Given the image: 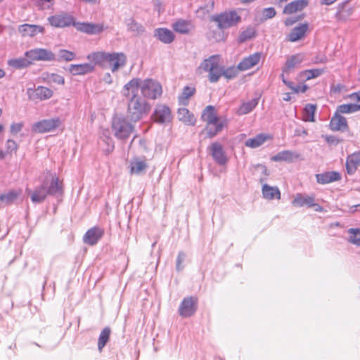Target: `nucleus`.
Returning <instances> with one entry per match:
<instances>
[{"label": "nucleus", "mask_w": 360, "mask_h": 360, "mask_svg": "<svg viewBox=\"0 0 360 360\" xmlns=\"http://www.w3.org/2000/svg\"><path fill=\"white\" fill-rule=\"evenodd\" d=\"M172 28L178 33L186 34L193 29V25L191 21L180 19L172 24Z\"/></svg>", "instance_id": "24"}, {"label": "nucleus", "mask_w": 360, "mask_h": 360, "mask_svg": "<svg viewBox=\"0 0 360 360\" xmlns=\"http://www.w3.org/2000/svg\"><path fill=\"white\" fill-rule=\"evenodd\" d=\"M22 191H10L7 193L0 194V201L4 205H8L13 202L21 195Z\"/></svg>", "instance_id": "33"}, {"label": "nucleus", "mask_w": 360, "mask_h": 360, "mask_svg": "<svg viewBox=\"0 0 360 360\" xmlns=\"http://www.w3.org/2000/svg\"><path fill=\"white\" fill-rule=\"evenodd\" d=\"M196 310V299L190 297L185 298L180 307H179V314L184 317H188L192 316Z\"/></svg>", "instance_id": "12"}, {"label": "nucleus", "mask_w": 360, "mask_h": 360, "mask_svg": "<svg viewBox=\"0 0 360 360\" xmlns=\"http://www.w3.org/2000/svg\"><path fill=\"white\" fill-rule=\"evenodd\" d=\"M106 143L108 145L107 150L108 152L112 151V149L114 148V143H113L112 140L110 138H107Z\"/></svg>", "instance_id": "59"}, {"label": "nucleus", "mask_w": 360, "mask_h": 360, "mask_svg": "<svg viewBox=\"0 0 360 360\" xmlns=\"http://www.w3.org/2000/svg\"><path fill=\"white\" fill-rule=\"evenodd\" d=\"M294 158H297V155H295L294 153L290 150H283L271 158V160L275 162L287 161L290 162Z\"/></svg>", "instance_id": "37"}, {"label": "nucleus", "mask_w": 360, "mask_h": 360, "mask_svg": "<svg viewBox=\"0 0 360 360\" xmlns=\"http://www.w3.org/2000/svg\"><path fill=\"white\" fill-rule=\"evenodd\" d=\"M153 117L155 121L158 123L169 122L172 119L169 108L164 105H157L153 114Z\"/></svg>", "instance_id": "15"}, {"label": "nucleus", "mask_w": 360, "mask_h": 360, "mask_svg": "<svg viewBox=\"0 0 360 360\" xmlns=\"http://www.w3.org/2000/svg\"><path fill=\"white\" fill-rule=\"evenodd\" d=\"M103 230L99 227H93L87 231L83 238L85 243L89 245H94L102 238Z\"/></svg>", "instance_id": "16"}, {"label": "nucleus", "mask_w": 360, "mask_h": 360, "mask_svg": "<svg viewBox=\"0 0 360 360\" xmlns=\"http://www.w3.org/2000/svg\"><path fill=\"white\" fill-rule=\"evenodd\" d=\"M73 26L77 30L89 34H99L103 30V25L98 23L75 22Z\"/></svg>", "instance_id": "14"}, {"label": "nucleus", "mask_w": 360, "mask_h": 360, "mask_svg": "<svg viewBox=\"0 0 360 360\" xmlns=\"http://www.w3.org/2000/svg\"><path fill=\"white\" fill-rule=\"evenodd\" d=\"M349 98L352 101H360V91L356 93H353L349 96Z\"/></svg>", "instance_id": "58"}, {"label": "nucleus", "mask_w": 360, "mask_h": 360, "mask_svg": "<svg viewBox=\"0 0 360 360\" xmlns=\"http://www.w3.org/2000/svg\"><path fill=\"white\" fill-rule=\"evenodd\" d=\"M52 95V90L47 87L40 86L35 89V96L40 100L48 99L51 98Z\"/></svg>", "instance_id": "43"}, {"label": "nucleus", "mask_w": 360, "mask_h": 360, "mask_svg": "<svg viewBox=\"0 0 360 360\" xmlns=\"http://www.w3.org/2000/svg\"><path fill=\"white\" fill-rule=\"evenodd\" d=\"M186 255L184 252H181L179 253L177 259H176V270L181 271L183 269L182 263L184 262L185 259Z\"/></svg>", "instance_id": "55"}, {"label": "nucleus", "mask_w": 360, "mask_h": 360, "mask_svg": "<svg viewBox=\"0 0 360 360\" xmlns=\"http://www.w3.org/2000/svg\"><path fill=\"white\" fill-rule=\"evenodd\" d=\"M360 110V104L349 103L342 104L338 107V113H352Z\"/></svg>", "instance_id": "40"}, {"label": "nucleus", "mask_w": 360, "mask_h": 360, "mask_svg": "<svg viewBox=\"0 0 360 360\" xmlns=\"http://www.w3.org/2000/svg\"><path fill=\"white\" fill-rule=\"evenodd\" d=\"M307 29L308 25L307 23L294 27L288 35V40L294 42L301 39L304 36Z\"/></svg>", "instance_id": "29"}, {"label": "nucleus", "mask_w": 360, "mask_h": 360, "mask_svg": "<svg viewBox=\"0 0 360 360\" xmlns=\"http://www.w3.org/2000/svg\"><path fill=\"white\" fill-rule=\"evenodd\" d=\"M312 207H315L316 211H321L322 210V207L319 205L316 204L315 202H314V205H313Z\"/></svg>", "instance_id": "64"}, {"label": "nucleus", "mask_w": 360, "mask_h": 360, "mask_svg": "<svg viewBox=\"0 0 360 360\" xmlns=\"http://www.w3.org/2000/svg\"><path fill=\"white\" fill-rule=\"evenodd\" d=\"M111 330L108 327L105 328L101 333L98 342V348L99 351H101L102 349L105 347L106 343L108 342L110 338Z\"/></svg>", "instance_id": "41"}, {"label": "nucleus", "mask_w": 360, "mask_h": 360, "mask_svg": "<svg viewBox=\"0 0 360 360\" xmlns=\"http://www.w3.org/2000/svg\"><path fill=\"white\" fill-rule=\"evenodd\" d=\"M316 105L314 104L306 105L304 109L303 120L306 122H314V113Z\"/></svg>", "instance_id": "42"}, {"label": "nucleus", "mask_w": 360, "mask_h": 360, "mask_svg": "<svg viewBox=\"0 0 360 360\" xmlns=\"http://www.w3.org/2000/svg\"><path fill=\"white\" fill-rule=\"evenodd\" d=\"M224 127L223 122H218L216 124H207L205 131L209 138H212L216 136Z\"/></svg>", "instance_id": "38"}, {"label": "nucleus", "mask_w": 360, "mask_h": 360, "mask_svg": "<svg viewBox=\"0 0 360 360\" xmlns=\"http://www.w3.org/2000/svg\"><path fill=\"white\" fill-rule=\"evenodd\" d=\"M348 233L350 235L348 241L350 243L360 246V229H349Z\"/></svg>", "instance_id": "46"}, {"label": "nucleus", "mask_w": 360, "mask_h": 360, "mask_svg": "<svg viewBox=\"0 0 360 360\" xmlns=\"http://www.w3.org/2000/svg\"><path fill=\"white\" fill-rule=\"evenodd\" d=\"M276 15V11L274 8H266L262 11V15L264 20L272 18Z\"/></svg>", "instance_id": "54"}, {"label": "nucleus", "mask_w": 360, "mask_h": 360, "mask_svg": "<svg viewBox=\"0 0 360 360\" xmlns=\"http://www.w3.org/2000/svg\"><path fill=\"white\" fill-rule=\"evenodd\" d=\"M336 1L337 0H321V4L325 5H330Z\"/></svg>", "instance_id": "62"}, {"label": "nucleus", "mask_w": 360, "mask_h": 360, "mask_svg": "<svg viewBox=\"0 0 360 360\" xmlns=\"http://www.w3.org/2000/svg\"><path fill=\"white\" fill-rule=\"evenodd\" d=\"M208 150L218 165H224L226 164L228 158L221 144L218 142H214L208 148Z\"/></svg>", "instance_id": "10"}, {"label": "nucleus", "mask_w": 360, "mask_h": 360, "mask_svg": "<svg viewBox=\"0 0 360 360\" xmlns=\"http://www.w3.org/2000/svg\"><path fill=\"white\" fill-rule=\"evenodd\" d=\"M201 118L204 122H206L207 124L220 122L217 117L215 108L212 105H208L205 108L202 113Z\"/></svg>", "instance_id": "25"}, {"label": "nucleus", "mask_w": 360, "mask_h": 360, "mask_svg": "<svg viewBox=\"0 0 360 360\" xmlns=\"http://www.w3.org/2000/svg\"><path fill=\"white\" fill-rule=\"evenodd\" d=\"M136 82L137 93L141 91L145 99H157L162 93L161 84L156 80L152 79H141L140 78H134L129 82Z\"/></svg>", "instance_id": "5"}, {"label": "nucleus", "mask_w": 360, "mask_h": 360, "mask_svg": "<svg viewBox=\"0 0 360 360\" xmlns=\"http://www.w3.org/2000/svg\"><path fill=\"white\" fill-rule=\"evenodd\" d=\"M94 68L92 63L72 64L69 67V71L72 75H84L92 72Z\"/></svg>", "instance_id": "20"}, {"label": "nucleus", "mask_w": 360, "mask_h": 360, "mask_svg": "<svg viewBox=\"0 0 360 360\" xmlns=\"http://www.w3.org/2000/svg\"><path fill=\"white\" fill-rule=\"evenodd\" d=\"M319 184H326L341 179V174L338 172H326L316 175Z\"/></svg>", "instance_id": "22"}, {"label": "nucleus", "mask_w": 360, "mask_h": 360, "mask_svg": "<svg viewBox=\"0 0 360 360\" xmlns=\"http://www.w3.org/2000/svg\"><path fill=\"white\" fill-rule=\"evenodd\" d=\"M308 5L307 0H296L287 4L283 10L285 14H292L300 11Z\"/></svg>", "instance_id": "27"}, {"label": "nucleus", "mask_w": 360, "mask_h": 360, "mask_svg": "<svg viewBox=\"0 0 360 360\" xmlns=\"http://www.w3.org/2000/svg\"><path fill=\"white\" fill-rule=\"evenodd\" d=\"M255 35V30L252 28L247 29L245 31L240 34V41H244L247 39H251Z\"/></svg>", "instance_id": "51"}, {"label": "nucleus", "mask_w": 360, "mask_h": 360, "mask_svg": "<svg viewBox=\"0 0 360 360\" xmlns=\"http://www.w3.org/2000/svg\"><path fill=\"white\" fill-rule=\"evenodd\" d=\"M352 8L348 6V1L340 4L338 6V16L340 18H346L352 13Z\"/></svg>", "instance_id": "45"}, {"label": "nucleus", "mask_w": 360, "mask_h": 360, "mask_svg": "<svg viewBox=\"0 0 360 360\" xmlns=\"http://www.w3.org/2000/svg\"><path fill=\"white\" fill-rule=\"evenodd\" d=\"M26 192L30 195L33 203H41L46 200L48 195H61L63 190L58 177L48 172L39 186L33 191L27 188Z\"/></svg>", "instance_id": "2"}, {"label": "nucleus", "mask_w": 360, "mask_h": 360, "mask_svg": "<svg viewBox=\"0 0 360 360\" xmlns=\"http://www.w3.org/2000/svg\"><path fill=\"white\" fill-rule=\"evenodd\" d=\"M60 124L59 118H51L43 120L34 123L32 126V130L36 133H46L55 130Z\"/></svg>", "instance_id": "8"}, {"label": "nucleus", "mask_w": 360, "mask_h": 360, "mask_svg": "<svg viewBox=\"0 0 360 360\" xmlns=\"http://www.w3.org/2000/svg\"><path fill=\"white\" fill-rule=\"evenodd\" d=\"M22 122L12 123L10 126V133L11 135L15 136L22 130Z\"/></svg>", "instance_id": "53"}, {"label": "nucleus", "mask_w": 360, "mask_h": 360, "mask_svg": "<svg viewBox=\"0 0 360 360\" xmlns=\"http://www.w3.org/2000/svg\"><path fill=\"white\" fill-rule=\"evenodd\" d=\"M154 37L164 44H170L174 40V33L167 28H157L154 30Z\"/></svg>", "instance_id": "21"}, {"label": "nucleus", "mask_w": 360, "mask_h": 360, "mask_svg": "<svg viewBox=\"0 0 360 360\" xmlns=\"http://www.w3.org/2000/svg\"><path fill=\"white\" fill-rule=\"evenodd\" d=\"M122 94L127 100V116L131 121L137 122L150 112V105L137 93L136 81L127 83Z\"/></svg>", "instance_id": "1"}, {"label": "nucleus", "mask_w": 360, "mask_h": 360, "mask_svg": "<svg viewBox=\"0 0 360 360\" xmlns=\"http://www.w3.org/2000/svg\"><path fill=\"white\" fill-rule=\"evenodd\" d=\"M48 20L53 27H68L75 23L73 17L65 13L50 16Z\"/></svg>", "instance_id": "11"}, {"label": "nucleus", "mask_w": 360, "mask_h": 360, "mask_svg": "<svg viewBox=\"0 0 360 360\" xmlns=\"http://www.w3.org/2000/svg\"><path fill=\"white\" fill-rule=\"evenodd\" d=\"M8 64L14 68L21 69L27 68L32 64V61L27 57L9 60Z\"/></svg>", "instance_id": "36"}, {"label": "nucleus", "mask_w": 360, "mask_h": 360, "mask_svg": "<svg viewBox=\"0 0 360 360\" xmlns=\"http://www.w3.org/2000/svg\"><path fill=\"white\" fill-rule=\"evenodd\" d=\"M6 148L8 151L12 152L15 151L18 148V145L16 142L12 139H8L6 141Z\"/></svg>", "instance_id": "56"}, {"label": "nucleus", "mask_w": 360, "mask_h": 360, "mask_svg": "<svg viewBox=\"0 0 360 360\" xmlns=\"http://www.w3.org/2000/svg\"><path fill=\"white\" fill-rule=\"evenodd\" d=\"M39 5L41 6L42 9L49 8V5L46 6L45 4L51 2L53 0H37Z\"/></svg>", "instance_id": "57"}, {"label": "nucleus", "mask_w": 360, "mask_h": 360, "mask_svg": "<svg viewBox=\"0 0 360 360\" xmlns=\"http://www.w3.org/2000/svg\"><path fill=\"white\" fill-rule=\"evenodd\" d=\"M103 81L106 83V84H111L112 82V77L110 75V73H106L104 77H103Z\"/></svg>", "instance_id": "61"}, {"label": "nucleus", "mask_w": 360, "mask_h": 360, "mask_svg": "<svg viewBox=\"0 0 360 360\" xmlns=\"http://www.w3.org/2000/svg\"><path fill=\"white\" fill-rule=\"evenodd\" d=\"M25 55L30 61H53L56 60L55 54L51 51L46 49L37 48L31 49L27 51Z\"/></svg>", "instance_id": "9"}, {"label": "nucleus", "mask_w": 360, "mask_h": 360, "mask_svg": "<svg viewBox=\"0 0 360 360\" xmlns=\"http://www.w3.org/2000/svg\"><path fill=\"white\" fill-rule=\"evenodd\" d=\"M262 53L257 52L252 55H250L248 57L245 58L238 65V68L240 70L245 71L249 70L257 64L259 63L261 59Z\"/></svg>", "instance_id": "18"}, {"label": "nucleus", "mask_w": 360, "mask_h": 360, "mask_svg": "<svg viewBox=\"0 0 360 360\" xmlns=\"http://www.w3.org/2000/svg\"><path fill=\"white\" fill-rule=\"evenodd\" d=\"M148 167L146 160L134 158L130 162V170L131 174H141L145 173Z\"/></svg>", "instance_id": "28"}, {"label": "nucleus", "mask_w": 360, "mask_h": 360, "mask_svg": "<svg viewBox=\"0 0 360 360\" xmlns=\"http://www.w3.org/2000/svg\"><path fill=\"white\" fill-rule=\"evenodd\" d=\"M292 204L295 207H303L304 205L312 207L314 205V198L312 196L298 193L295 195Z\"/></svg>", "instance_id": "30"}, {"label": "nucleus", "mask_w": 360, "mask_h": 360, "mask_svg": "<svg viewBox=\"0 0 360 360\" xmlns=\"http://www.w3.org/2000/svg\"><path fill=\"white\" fill-rule=\"evenodd\" d=\"M49 82L57 84H63L65 81L64 78L58 74H51L48 77Z\"/></svg>", "instance_id": "52"}, {"label": "nucleus", "mask_w": 360, "mask_h": 360, "mask_svg": "<svg viewBox=\"0 0 360 360\" xmlns=\"http://www.w3.org/2000/svg\"><path fill=\"white\" fill-rule=\"evenodd\" d=\"M286 74H283V72H282L281 77V79H282V81L293 92L295 93H298L300 92V86H295L294 85V83L290 82V81H288L285 79V75Z\"/></svg>", "instance_id": "50"}, {"label": "nucleus", "mask_w": 360, "mask_h": 360, "mask_svg": "<svg viewBox=\"0 0 360 360\" xmlns=\"http://www.w3.org/2000/svg\"><path fill=\"white\" fill-rule=\"evenodd\" d=\"M283 101H289L291 99L290 94V93H285L283 94Z\"/></svg>", "instance_id": "63"}, {"label": "nucleus", "mask_w": 360, "mask_h": 360, "mask_svg": "<svg viewBox=\"0 0 360 360\" xmlns=\"http://www.w3.org/2000/svg\"><path fill=\"white\" fill-rule=\"evenodd\" d=\"M255 172L260 173L261 174L264 175V176H261L259 179L260 183H263L266 179V176L269 175V173L266 167V166L258 164L255 166H254Z\"/></svg>", "instance_id": "48"}, {"label": "nucleus", "mask_w": 360, "mask_h": 360, "mask_svg": "<svg viewBox=\"0 0 360 360\" xmlns=\"http://www.w3.org/2000/svg\"><path fill=\"white\" fill-rule=\"evenodd\" d=\"M112 130L116 138L124 140L131 135L134 127L125 118L116 116L112 122Z\"/></svg>", "instance_id": "6"}, {"label": "nucleus", "mask_w": 360, "mask_h": 360, "mask_svg": "<svg viewBox=\"0 0 360 360\" xmlns=\"http://www.w3.org/2000/svg\"><path fill=\"white\" fill-rule=\"evenodd\" d=\"M87 58L103 68L110 69L113 73L124 67L127 63V56L122 52L99 51L88 55Z\"/></svg>", "instance_id": "3"}, {"label": "nucleus", "mask_w": 360, "mask_h": 360, "mask_svg": "<svg viewBox=\"0 0 360 360\" xmlns=\"http://www.w3.org/2000/svg\"><path fill=\"white\" fill-rule=\"evenodd\" d=\"M330 127L333 131H344L347 128V122L345 117L340 116L337 112L330 120Z\"/></svg>", "instance_id": "23"}, {"label": "nucleus", "mask_w": 360, "mask_h": 360, "mask_svg": "<svg viewBox=\"0 0 360 360\" xmlns=\"http://www.w3.org/2000/svg\"><path fill=\"white\" fill-rule=\"evenodd\" d=\"M178 117L180 121L186 124L193 125L195 122V118L189 110L186 108H179L178 110Z\"/></svg>", "instance_id": "34"}, {"label": "nucleus", "mask_w": 360, "mask_h": 360, "mask_svg": "<svg viewBox=\"0 0 360 360\" xmlns=\"http://www.w3.org/2000/svg\"><path fill=\"white\" fill-rule=\"evenodd\" d=\"M58 60L71 61L75 58V53L68 50L61 49L58 51Z\"/></svg>", "instance_id": "47"}, {"label": "nucleus", "mask_w": 360, "mask_h": 360, "mask_svg": "<svg viewBox=\"0 0 360 360\" xmlns=\"http://www.w3.org/2000/svg\"><path fill=\"white\" fill-rule=\"evenodd\" d=\"M323 73V70L321 69H311L304 71V75L307 79H311L320 76Z\"/></svg>", "instance_id": "49"}, {"label": "nucleus", "mask_w": 360, "mask_h": 360, "mask_svg": "<svg viewBox=\"0 0 360 360\" xmlns=\"http://www.w3.org/2000/svg\"><path fill=\"white\" fill-rule=\"evenodd\" d=\"M210 20L215 22L217 27L223 30L236 25L240 20V17L236 11H226L212 15Z\"/></svg>", "instance_id": "7"}, {"label": "nucleus", "mask_w": 360, "mask_h": 360, "mask_svg": "<svg viewBox=\"0 0 360 360\" xmlns=\"http://www.w3.org/2000/svg\"><path fill=\"white\" fill-rule=\"evenodd\" d=\"M271 138V136L269 134H259L254 138L247 139L245 142V145L249 148H256L261 146L265 141Z\"/></svg>", "instance_id": "26"}, {"label": "nucleus", "mask_w": 360, "mask_h": 360, "mask_svg": "<svg viewBox=\"0 0 360 360\" xmlns=\"http://www.w3.org/2000/svg\"><path fill=\"white\" fill-rule=\"evenodd\" d=\"M127 26L129 31L136 35L141 34L145 31L144 27L132 18L127 20Z\"/></svg>", "instance_id": "39"}, {"label": "nucleus", "mask_w": 360, "mask_h": 360, "mask_svg": "<svg viewBox=\"0 0 360 360\" xmlns=\"http://www.w3.org/2000/svg\"><path fill=\"white\" fill-rule=\"evenodd\" d=\"M262 191L263 197L265 199L273 200L274 198H281L280 191L276 186H270L268 184H264L262 186Z\"/></svg>", "instance_id": "31"}, {"label": "nucleus", "mask_w": 360, "mask_h": 360, "mask_svg": "<svg viewBox=\"0 0 360 360\" xmlns=\"http://www.w3.org/2000/svg\"><path fill=\"white\" fill-rule=\"evenodd\" d=\"M304 60V56L298 53L292 55L288 58L284 66L282 68L283 74H289L294 69L299 68L301 63Z\"/></svg>", "instance_id": "17"}, {"label": "nucleus", "mask_w": 360, "mask_h": 360, "mask_svg": "<svg viewBox=\"0 0 360 360\" xmlns=\"http://www.w3.org/2000/svg\"><path fill=\"white\" fill-rule=\"evenodd\" d=\"M18 31L23 37H34L39 33L43 34L45 30L41 25L23 24L18 27Z\"/></svg>", "instance_id": "13"}, {"label": "nucleus", "mask_w": 360, "mask_h": 360, "mask_svg": "<svg viewBox=\"0 0 360 360\" xmlns=\"http://www.w3.org/2000/svg\"><path fill=\"white\" fill-rule=\"evenodd\" d=\"M214 7V0H207V3L200 6L195 11L196 15L200 19H204L210 13L212 12Z\"/></svg>", "instance_id": "32"}, {"label": "nucleus", "mask_w": 360, "mask_h": 360, "mask_svg": "<svg viewBox=\"0 0 360 360\" xmlns=\"http://www.w3.org/2000/svg\"><path fill=\"white\" fill-rule=\"evenodd\" d=\"M195 89L193 87H184L182 94L179 96V102L183 105L188 103V100L195 94Z\"/></svg>", "instance_id": "44"}, {"label": "nucleus", "mask_w": 360, "mask_h": 360, "mask_svg": "<svg viewBox=\"0 0 360 360\" xmlns=\"http://www.w3.org/2000/svg\"><path fill=\"white\" fill-rule=\"evenodd\" d=\"M258 102V98H253L247 102H243L237 110L238 115H243L250 112L257 105Z\"/></svg>", "instance_id": "35"}, {"label": "nucleus", "mask_w": 360, "mask_h": 360, "mask_svg": "<svg viewBox=\"0 0 360 360\" xmlns=\"http://www.w3.org/2000/svg\"><path fill=\"white\" fill-rule=\"evenodd\" d=\"M302 18V17H299L296 19H293L292 18H288L285 20V25H292L293 23H295V22L298 21L299 20H300Z\"/></svg>", "instance_id": "60"}, {"label": "nucleus", "mask_w": 360, "mask_h": 360, "mask_svg": "<svg viewBox=\"0 0 360 360\" xmlns=\"http://www.w3.org/2000/svg\"><path fill=\"white\" fill-rule=\"evenodd\" d=\"M360 167V151L354 152L347 157L346 169L349 174H353Z\"/></svg>", "instance_id": "19"}, {"label": "nucleus", "mask_w": 360, "mask_h": 360, "mask_svg": "<svg viewBox=\"0 0 360 360\" xmlns=\"http://www.w3.org/2000/svg\"><path fill=\"white\" fill-rule=\"evenodd\" d=\"M220 58L218 56H212L205 59L198 68L200 74L203 72L209 73V79L211 82H217L221 76L224 75L228 79L235 77L236 72L233 69L224 70L219 65Z\"/></svg>", "instance_id": "4"}]
</instances>
